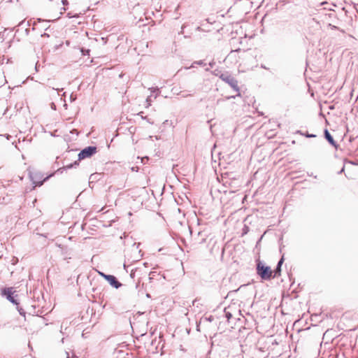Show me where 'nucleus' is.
<instances>
[{
    "label": "nucleus",
    "instance_id": "1",
    "mask_svg": "<svg viewBox=\"0 0 358 358\" xmlns=\"http://www.w3.org/2000/svg\"><path fill=\"white\" fill-rule=\"evenodd\" d=\"M212 165L217 175V179L219 182L223 179L222 168L221 166L222 161V152L217 149V145L215 144L212 150Z\"/></svg>",
    "mask_w": 358,
    "mask_h": 358
},
{
    "label": "nucleus",
    "instance_id": "2",
    "mask_svg": "<svg viewBox=\"0 0 358 358\" xmlns=\"http://www.w3.org/2000/svg\"><path fill=\"white\" fill-rule=\"evenodd\" d=\"M259 275L264 279H268L271 276L272 271L269 266H264L259 262L257 265Z\"/></svg>",
    "mask_w": 358,
    "mask_h": 358
},
{
    "label": "nucleus",
    "instance_id": "3",
    "mask_svg": "<svg viewBox=\"0 0 358 358\" xmlns=\"http://www.w3.org/2000/svg\"><path fill=\"white\" fill-rule=\"evenodd\" d=\"M227 83V85H225V90H231L232 94L227 96V99H229L231 97H235L236 96L239 95L238 89L237 86V82L234 81L233 80H228Z\"/></svg>",
    "mask_w": 358,
    "mask_h": 358
},
{
    "label": "nucleus",
    "instance_id": "4",
    "mask_svg": "<svg viewBox=\"0 0 358 358\" xmlns=\"http://www.w3.org/2000/svg\"><path fill=\"white\" fill-rule=\"evenodd\" d=\"M96 152V148L94 146H89L83 149L79 154V159H83L87 158L95 154Z\"/></svg>",
    "mask_w": 358,
    "mask_h": 358
},
{
    "label": "nucleus",
    "instance_id": "5",
    "mask_svg": "<svg viewBox=\"0 0 358 358\" xmlns=\"http://www.w3.org/2000/svg\"><path fill=\"white\" fill-rule=\"evenodd\" d=\"M13 292H14V291H13V287L5 288V289H2L1 295L5 296L7 298V299L12 303L17 304L18 303L14 299V297L12 296Z\"/></svg>",
    "mask_w": 358,
    "mask_h": 358
},
{
    "label": "nucleus",
    "instance_id": "6",
    "mask_svg": "<svg viewBox=\"0 0 358 358\" xmlns=\"http://www.w3.org/2000/svg\"><path fill=\"white\" fill-rule=\"evenodd\" d=\"M29 177H30L33 184L35 185V187L42 185L43 182L48 178V177H47L45 179L41 180L42 176H41L40 173H32L31 172L29 173Z\"/></svg>",
    "mask_w": 358,
    "mask_h": 358
},
{
    "label": "nucleus",
    "instance_id": "7",
    "mask_svg": "<svg viewBox=\"0 0 358 358\" xmlns=\"http://www.w3.org/2000/svg\"><path fill=\"white\" fill-rule=\"evenodd\" d=\"M104 278L109 282L111 286L117 289L122 285V284L117 280L114 275H104Z\"/></svg>",
    "mask_w": 358,
    "mask_h": 358
},
{
    "label": "nucleus",
    "instance_id": "8",
    "mask_svg": "<svg viewBox=\"0 0 358 358\" xmlns=\"http://www.w3.org/2000/svg\"><path fill=\"white\" fill-rule=\"evenodd\" d=\"M222 337V334H218L215 335L212 338V345H220V341H221V338Z\"/></svg>",
    "mask_w": 358,
    "mask_h": 358
},
{
    "label": "nucleus",
    "instance_id": "9",
    "mask_svg": "<svg viewBox=\"0 0 358 358\" xmlns=\"http://www.w3.org/2000/svg\"><path fill=\"white\" fill-rule=\"evenodd\" d=\"M325 136L330 143L334 144V142L333 138L327 130L325 131Z\"/></svg>",
    "mask_w": 358,
    "mask_h": 358
},
{
    "label": "nucleus",
    "instance_id": "10",
    "mask_svg": "<svg viewBox=\"0 0 358 358\" xmlns=\"http://www.w3.org/2000/svg\"><path fill=\"white\" fill-rule=\"evenodd\" d=\"M283 261H284V258H283V257H282L281 258V259H280V260L279 261V262H278V268H277V269H276V273H280V266H281V265H282V264Z\"/></svg>",
    "mask_w": 358,
    "mask_h": 358
},
{
    "label": "nucleus",
    "instance_id": "11",
    "mask_svg": "<svg viewBox=\"0 0 358 358\" xmlns=\"http://www.w3.org/2000/svg\"><path fill=\"white\" fill-rule=\"evenodd\" d=\"M215 75L217 76H219L222 79H224L223 78L224 75L220 71L217 73L216 71H215Z\"/></svg>",
    "mask_w": 358,
    "mask_h": 358
},
{
    "label": "nucleus",
    "instance_id": "12",
    "mask_svg": "<svg viewBox=\"0 0 358 358\" xmlns=\"http://www.w3.org/2000/svg\"><path fill=\"white\" fill-rule=\"evenodd\" d=\"M146 102L148 103V106H147V107L150 106V102H151L150 97H148V98H147V99H146Z\"/></svg>",
    "mask_w": 358,
    "mask_h": 358
},
{
    "label": "nucleus",
    "instance_id": "13",
    "mask_svg": "<svg viewBox=\"0 0 358 358\" xmlns=\"http://www.w3.org/2000/svg\"><path fill=\"white\" fill-rule=\"evenodd\" d=\"M50 107L52 110H56V106L54 103H51Z\"/></svg>",
    "mask_w": 358,
    "mask_h": 358
},
{
    "label": "nucleus",
    "instance_id": "14",
    "mask_svg": "<svg viewBox=\"0 0 358 358\" xmlns=\"http://www.w3.org/2000/svg\"><path fill=\"white\" fill-rule=\"evenodd\" d=\"M73 166V164H69L65 166V169H71Z\"/></svg>",
    "mask_w": 358,
    "mask_h": 358
},
{
    "label": "nucleus",
    "instance_id": "15",
    "mask_svg": "<svg viewBox=\"0 0 358 358\" xmlns=\"http://www.w3.org/2000/svg\"><path fill=\"white\" fill-rule=\"evenodd\" d=\"M150 90H151V92H153V93H154V92H155L158 91V89H154V88H152V89H150Z\"/></svg>",
    "mask_w": 358,
    "mask_h": 358
},
{
    "label": "nucleus",
    "instance_id": "16",
    "mask_svg": "<svg viewBox=\"0 0 358 358\" xmlns=\"http://www.w3.org/2000/svg\"><path fill=\"white\" fill-rule=\"evenodd\" d=\"M62 3L66 5L67 3V0H62Z\"/></svg>",
    "mask_w": 358,
    "mask_h": 358
},
{
    "label": "nucleus",
    "instance_id": "17",
    "mask_svg": "<svg viewBox=\"0 0 358 358\" xmlns=\"http://www.w3.org/2000/svg\"><path fill=\"white\" fill-rule=\"evenodd\" d=\"M225 316H227V317H230L231 314L225 313Z\"/></svg>",
    "mask_w": 358,
    "mask_h": 358
},
{
    "label": "nucleus",
    "instance_id": "18",
    "mask_svg": "<svg viewBox=\"0 0 358 358\" xmlns=\"http://www.w3.org/2000/svg\"><path fill=\"white\" fill-rule=\"evenodd\" d=\"M71 100H75L76 99V97H73V95L71 96Z\"/></svg>",
    "mask_w": 358,
    "mask_h": 358
},
{
    "label": "nucleus",
    "instance_id": "19",
    "mask_svg": "<svg viewBox=\"0 0 358 358\" xmlns=\"http://www.w3.org/2000/svg\"><path fill=\"white\" fill-rule=\"evenodd\" d=\"M224 255V247L222 248V256Z\"/></svg>",
    "mask_w": 358,
    "mask_h": 358
},
{
    "label": "nucleus",
    "instance_id": "20",
    "mask_svg": "<svg viewBox=\"0 0 358 358\" xmlns=\"http://www.w3.org/2000/svg\"><path fill=\"white\" fill-rule=\"evenodd\" d=\"M101 275L103 276L104 278V275H106V274L103 273H100Z\"/></svg>",
    "mask_w": 358,
    "mask_h": 358
},
{
    "label": "nucleus",
    "instance_id": "21",
    "mask_svg": "<svg viewBox=\"0 0 358 358\" xmlns=\"http://www.w3.org/2000/svg\"><path fill=\"white\" fill-rule=\"evenodd\" d=\"M115 353H120H120H122V352L121 350H118V351L115 352Z\"/></svg>",
    "mask_w": 358,
    "mask_h": 358
},
{
    "label": "nucleus",
    "instance_id": "22",
    "mask_svg": "<svg viewBox=\"0 0 358 358\" xmlns=\"http://www.w3.org/2000/svg\"><path fill=\"white\" fill-rule=\"evenodd\" d=\"M116 357H123V355H116Z\"/></svg>",
    "mask_w": 358,
    "mask_h": 358
},
{
    "label": "nucleus",
    "instance_id": "23",
    "mask_svg": "<svg viewBox=\"0 0 358 358\" xmlns=\"http://www.w3.org/2000/svg\"><path fill=\"white\" fill-rule=\"evenodd\" d=\"M66 358H70V356H69V353H67Z\"/></svg>",
    "mask_w": 358,
    "mask_h": 358
}]
</instances>
